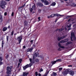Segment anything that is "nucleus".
I'll return each instance as SVG.
<instances>
[{
	"instance_id": "obj_28",
	"label": "nucleus",
	"mask_w": 76,
	"mask_h": 76,
	"mask_svg": "<svg viewBox=\"0 0 76 76\" xmlns=\"http://www.w3.org/2000/svg\"><path fill=\"white\" fill-rule=\"evenodd\" d=\"M72 44V42H67L66 44V45H67L68 44Z\"/></svg>"
},
{
	"instance_id": "obj_48",
	"label": "nucleus",
	"mask_w": 76,
	"mask_h": 76,
	"mask_svg": "<svg viewBox=\"0 0 76 76\" xmlns=\"http://www.w3.org/2000/svg\"><path fill=\"white\" fill-rule=\"evenodd\" d=\"M6 56H7L6 57H9V55H8V54H6Z\"/></svg>"
},
{
	"instance_id": "obj_34",
	"label": "nucleus",
	"mask_w": 76,
	"mask_h": 76,
	"mask_svg": "<svg viewBox=\"0 0 76 76\" xmlns=\"http://www.w3.org/2000/svg\"><path fill=\"white\" fill-rule=\"evenodd\" d=\"M35 74L36 76H38V72H36Z\"/></svg>"
},
{
	"instance_id": "obj_20",
	"label": "nucleus",
	"mask_w": 76,
	"mask_h": 76,
	"mask_svg": "<svg viewBox=\"0 0 76 76\" xmlns=\"http://www.w3.org/2000/svg\"><path fill=\"white\" fill-rule=\"evenodd\" d=\"M7 29V28L6 27H4L2 29V31L4 32V31H6Z\"/></svg>"
},
{
	"instance_id": "obj_11",
	"label": "nucleus",
	"mask_w": 76,
	"mask_h": 76,
	"mask_svg": "<svg viewBox=\"0 0 76 76\" xmlns=\"http://www.w3.org/2000/svg\"><path fill=\"white\" fill-rule=\"evenodd\" d=\"M68 40H69V39H65L63 40H61L60 42V43H64V42H67V41H68Z\"/></svg>"
},
{
	"instance_id": "obj_3",
	"label": "nucleus",
	"mask_w": 76,
	"mask_h": 76,
	"mask_svg": "<svg viewBox=\"0 0 76 76\" xmlns=\"http://www.w3.org/2000/svg\"><path fill=\"white\" fill-rule=\"evenodd\" d=\"M6 4V3L5 1H1L0 3V6L1 7L2 9H4L5 7V5Z\"/></svg>"
},
{
	"instance_id": "obj_40",
	"label": "nucleus",
	"mask_w": 76,
	"mask_h": 76,
	"mask_svg": "<svg viewBox=\"0 0 76 76\" xmlns=\"http://www.w3.org/2000/svg\"><path fill=\"white\" fill-rule=\"evenodd\" d=\"M0 61H2V60H3V58L2 57H0Z\"/></svg>"
},
{
	"instance_id": "obj_22",
	"label": "nucleus",
	"mask_w": 76,
	"mask_h": 76,
	"mask_svg": "<svg viewBox=\"0 0 76 76\" xmlns=\"http://www.w3.org/2000/svg\"><path fill=\"white\" fill-rule=\"evenodd\" d=\"M32 8L34 10H36V7H35V5L33 6Z\"/></svg>"
},
{
	"instance_id": "obj_29",
	"label": "nucleus",
	"mask_w": 76,
	"mask_h": 76,
	"mask_svg": "<svg viewBox=\"0 0 76 76\" xmlns=\"http://www.w3.org/2000/svg\"><path fill=\"white\" fill-rule=\"evenodd\" d=\"M61 59H57L56 61V62H58V61H61Z\"/></svg>"
},
{
	"instance_id": "obj_59",
	"label": "nucleus",
	"mask_w": 76,
	"mask_h": 76,
	"mask_svg": "<svg viewBox=\"0 0 76 76\" xmlns=\"http://www.w3.org/2000/svg\"><path fill=\"white\" fill-rule=\"evenodd\" d=\"M75 23V22H74L72 23H73H73Z\"/></svg>"
},
{
	"instance_id": "obj_64",
	"label": "nucleus",
	"mask_w": 76,
	"mask_h": 76,
	"mask_svg": "<svg viewBox=\"0 0 76 76\" xmlns=\"http://www.w3.org/2000/svg\"><path fill=\"white\" fill-rule=\"evenodd\" d=\"M40 57H42V56H40Z\"/></svg>"
},
{
	"instance_id": "obj_44",
	"label": "nucleus",
	"mask_w": 76,
	"mask_h": 76,
	"mask_svg": "<svg viewBox=\"0 0 76 76\" xmlns=\"http://www.w3.org/2000/svg\"><path fill=\"white\" fill-rule=\"evenodd\" d=\"M4 16H6V15H7V13L6 12L4 13Z\"/></svg>"
},
{
	"instance_id": "obj_6",
	"label": "nucleus",
	"mask_w": 76,
	"mask_h": 76,
	"mask_svg": "<svg viewBox=\"0 0 76 76\" xmlns=\"http://www.w3.org/2000/svg\"><path fill=\"white\" fill-rule=\"evenodd\" d=\"M50 16L51 18H53V17H54V16H64V15H58L57 14H52Z\"/></svg>"
},
{
	"instance_id": "obj_10",
	"label": "nucleus",
	"mask_w": 76,
	"mask_h": 76,
	"mask_svg": "<svg viewBox=\"0 0 76 76\" xmlns=\"http://www.w3.org/2000/svg\"><path fill=\"white\" fill-rule=\"evenodd\" d=\"M42 3H44L45 5H48L49 4L48 2L46 1V0H42Z\"/></svg>"
},
{
	"instance_id": "obj_32",
	"label": "nucleus",
	"mask_w": 76,
	"mask_h": 76,
	"mask_svg": "<svg viewBox=\"0 0 76 76\" xmlns=\"http://www.w3.org/2000/svg\"><path fill=\"white\" fill-rule=\"evenodd\" d=\"M72 26V24H70L69 26H67L68 28H70L71 27V26Z\"/></svg>"
},
{
	"instance_id": "obj_15",
	"label": "nucleus",
	"mask_w": 76,
	"mask_h": 76,
	"mask_svg": "<svg viewBox=\"0 0 76 76\" xmlns=\"http://www.w3.org/2000/svg\"><path fill=\"white\" fill-rule=\"evenodd\" d=\"M58 46H59V47L60 48H63V49L64 48V47L62 45H61V44H60V43H58Z\"/></svg>"
},
{
	"instance_id": "obj_58",
	"label": "nucleus",
	"mask_w": 76,
	"mask_h": 76,
	"mask_svg": "<svg viewBox=\"0 0 76 76\" xmlns=\"http://www.w3.org/2000/svg\"><path fill=\"white\" fill-rule=\"evenodd\" d=\"M68 0H64V1H67Z\"/></svg>"
},
{
	"instance_id": "obj_25",
	"label": "nucleus",
	"mask_w": 76,
	"mask_h": 76,
	"mask_svg": "<svg viewBox=\"0 0 76 76\" xmlns=\"http://www.w3.org/2000/svg\"><path fill=\"white\" fill-rule=\"evenodd\" d=\"M4 41H2V48L3 47V46H4Z\"/></svg>"
},
{
	"instance_id": "obj_39",
	"label": "nucleus",
	"mask_w": 76,
	"mask_h": 76,
	"mask_svg": "<svg viewBox=\"0 0 76 76\" xmlns=\"http://www.w3.org/2000/svg\"><path fill=\"white\" fill-rule=\"evenodd\" d=\"M13 15H14V13L12 12L11 14V16H13Z\"/></svg>"
},
{
	"instance_id": "obj_47",
	"label": "nucleus",
	"mask_w": 76,
	"mask_h": 76,
	"mask_svg": "<svg viewBox=\"0 0 76 76\" xmlns=\"http://www.w3.org/2000/svg\"><path fill=\"white\" fill-rule=\"evenodd\" d=\"M38 19L39 20V21L38 22H39L40 20V17H39L38 18Z\"/></svg>"
},
{
	"instance_id": "obj_31",
	"label": "nucleus",
	"mask_w": 76,
	"mask_h": 76,
	"mask_svg": "<svg viewBox=\"0 0 76 76\" xmlns=\"http://www.w3.org/2000/svg\"><path fill=\"white\" fill-rule=\"evenodd\" d=\"M13 33H14V31H12L11 32V35L12 36H13Z\"/></svg>"
},
{
	"instance_id": "obj_2",
	"label": "nucleus",
	"mask_w": 76,
	"mask_h": 76,
	"mask_svg": "<svg viewBox=\"0 0 76 76\" xmlns=\"http://www.w3.org/2000/svg\"><path fill=\"white\" fill-rule=\"evenodd\" d=\"M12 72V67L8 66L7 67V75H5V76H10V74Z\"/></svg>"
},
{
	"instance_id": "obj_8",
	"label": "nucleus",
	"mask_w": 76,
	"mask_h": 76,
	"mask_svg": "<svg viewBox=\"0 0 76 76\" xmlns=\"http://www.w3.org/2000/svg\"><path fill=\"white\" fill-rule=\"evenodd\" d=\"M69 72V69H67L63 72V74L64 75H67L68 74Z\"/></svg>"
},
{
	"instance_id": "obj_62",
	"label": "nucleus",
	"mask_w": 76,
	"mask_h": 76,
	"mask_svg": "<svg viewBox=\"0 0 76 76\" xmlns=\"http://www.w3.org/2000/svg\"><path fill=\"white\" fill-rule=\"evenodd\" d=\"M61 2H63V1H61Z\"/></svg>"
},
{
	"instance_id": "obj_45",
	"label": "nucleus",
	"mask_w": 76,
	"mask_h": 76,
	"mask_svg": "<svg viewBox=\"0 0 76 76\" xmlns=\"http://www.w3.org/2000/svg\"><path fill=\"white\" fill-rule=\"evenodd\" d=\"M48 18H51L52 17H51V15H50V16H48Z\"/></svg>"
},
{
	"instance_id": "obj_33",
	"label": "nucleus",
	"mask_w": 76,
	"mask_h": 76,
	"mask_svg": "<svg viewBox=\"0 0 76 76\" xmlns=\"http://www.w3.org/2000/svg\"><path fill=\"white\" fill-rule=\"evenodd\" d=\"M22 59H20L19 60V61L20 62V63H21V61H22Z\"/></svg>"
},
{
	"instance_id": "obj_55",
	"label": "nucleus",
	"mask_w": 76,
	"mask_h": 76,
	"mask_svg": "<svg viewBox=\"0 0 76 76\" xmlns=\"http://www.w3.org/2000/svg\"><path fill=\"white\" fill-rule=\"evenodd\" d=\"M57 20H58L57 19H56V20L55 21V22H56Z\"/></svg>"
},
{
	"instance_id": "obj_60",
	"label": "nucleus",
	"mask_w": 76,
	"mask_h": 76,
	"mask_svg": "<svg viewBox=\"0 0 76 76\" xmlns=\"http://www.w3.org/2000/svg\"><path fill=\"white\" fill-rule=\"evenodd\" d=\"M65 30L66 31V30H67V28H65Z\"/></svg>"
},
{
	"instance_id": "obj_5",
	"label": "nucleus",
	"mask_w": 76,
	"mask_h": 76,
	"mask_svg": "<svg viewBox=\"0 0 76 76\" xmlns=\"http://www.w3.org/2000/svg\"><path fill=\"white\" fill-rule=\"evenodd\" d=\"M71 35V40L72 41H73L72 40V39L73 38L74 39V40H76V37H75V33H72Z\"/></svg>"
},
{
	"instance_id": "obj_12",
	"label": "nucleus",
	"mask_w": 76,
	"mask_h": 76,
	"mask_svg": "<svg viewBox=\"0 0 76 76\" xmlns=\"http://www.w3.org/2000/svg\"><path fill=\"white\" fill-rule=\"evenodd\" d=\"M66 36H67L65 35V36H64L62 37H58V41H60V40H61V39H63V38H64L66 37Z\"/></svg>"
},
{
	"instance_id": "obj_17",
	"label": "nucleus",
	"mask_w": 76,
	"mask_h": 76,
	"mask_svg": "<svg viewBox=\"0 0 76 76\" xmlns=\"http://www.w3.org/2000/svg\"><path fill=\"white\" fill-rule=\"evenodd\" d=\"M28 75V72H25L23 73V76H27Z\"/></svg>"
},
{
	"instance_id": "obj_7",
	"label": "nucleus",
	"mask_w": 76,
	"mask_h": 76,
	"mask_svg": "<svg viewBox=\"0 0 76 76\" xmlns=\"http://www.w3.org/2000/svg\"><path fill=\"white\" fill-rule=\"evenodd\" d=\"M32 66V64L30 63L29 64H27L23 67V70H25L26 69L29 67H31Z\"/></svg>"
},
{
	"instance_id": "obj_54",
	"label": "nucleus",
	"mask_w": 76,
	"mask_h": 76,
	"mask_svg": "<svg viewBox=\"0 0 76 76\" xmlns=\"http://www.w3.org/2000/svg\"><path fill=\"white\" fill-rule=\"evenodd\" d=\"M8 29H9V28H10V26H9L8 27Z\"/></svg>"
},
{
	"instance_id": "obj_53",
	"label": "nucleus",
	"mask_w": 76,
	"mask_h": 76,
	"mask_svg": "<svg viewBox=\"0 0 76 76\" xmlns=\"http://www.w3.org/2000/svg\"><path fill=\"white\" fill-rule=\"evenodd\" d=\"M58 50H61V49H60V48H59Z\"/></svg>"
},
{
	"instance_id": "obj_4",
	"label": "nucleus",
	"mask_w": 76,
	"mask_h": 76,
	"mask_svg": "<svg viewBox=\"0 0 76 76\" xmlns=\"http://www.w3.org/2000/svg\"><path fill=\"white\" fill-rule=\"evenodd\" d=\"M68 5L72 7H76V4H75L72 1H70L68 4Z\"/></svg>"
},
{
	"instance_id": "obj_26",
	"label": "nucleus",
	"mask_w": 76,
	"mask_h": 76,
	"mask_svg": "<svg viewBox=\"0 0 76 76\" xmlns=\"http://www.w3.org/2000/svg\"><path fill=\"white\" fill-rule=\"evenodd\" d=\"M56 62H57V61H54L51 62V63L52 64H54L55 63H56Z\"/></svg>"
},
{
	"instance_id": "obj_43",
	"label": "nucleus",
	"mask_w": 76,
	"mask_h": 76,
	"mask_svg": "<svg viewBox=\"0 0 76 76\" xmlns=\"http://www.w3.org/2000/svg\"><path fill=\"white\" fill-rule=\"evenodd\" d=\"M23 7V6H22L19 7V9H21V8H22V7Z\"/></svg>"
},
{
	"instance_id": "obj_46",
	"label": "nucleus",
	"mask_w": 76,
	"mask_h": 76,
	"mask_svg": "<svg viewBox=\"0 0 76 76\" xmlns=\"http://www.w3.org/2000/svg\"><path fill=\"white\" fill-rule=\"evenodd\" d=\"M33 41H34L33 40H31L30 41V42H31V44H33Z\"/></svg>"
},
{
	"instance_id": "obj_52",
	"label": "nucleus",
	"mask_w": 76,
	"mask_h": 76,
	"mask_svg": "<svg viewBox=\"0 0 76 76\" xmlns=\"http://www.w3.org/2000/svg\"><path fill=\"white\" fill-rule=\"evenodd\" d=\"M23 48H26V47H25V46H23Z\"/></svg>"
},
{
	"instance_id": "obj_24",
	"label": "nucleus",
	"mask_w": 76,
	"mask_h": 76,
	"mask_svg": "<svg viewBox=\"0 0 76 76\" xmlns=\"http://www.w3.org/2000/svg\"><path fill=\"white\" fill-rule=\"evenodd\" d=\"M56 4V3L55 2H53L51 6H54Z\"/></svg>"
},
{
	"instance_id": "obj_9",
	"label": "nucleus",
	"mask_w": 76,
	"mask_h": 76,
	"mask_svg": "<svg viewBox=\"0 0 76 76\" xmlns=\"http://www.w3.org/2000/svg\"><path fill=\"white\" fill-rule=\"evenodd\" d=\"M17 40L18 41H19V43L20 44V42H21V41H22V38L21 36H19L17 38Z\"/></svg>"
},
{
	"instance_id": "obj_35",
	"label": "nucleus",
	"mask_w": 76,
	"mask_h": 76,
	"mask_svg": "<svg viewBox=\"0 0 76 76\" xmlns=\"http://www.w3.org/2000/svg\"><path fill=\"white\" fill-rule=\"evenodd\" d=\"M62 69H63L62 68H60L59 69V71H61V70H62Z\"/></svg>"
},
{
	"instance_id": "obj_13",
	"label": "nucleus",
	"mask_w": 76,
	"mask_h": 76,
	"mask_svg": "<svg viewBox=\"0 0 76 76\" xmlns=\"http://www.w3.org/2000/svg\"><path fill=\"white\" fill-rule=\"evenodd\" d=\"M69 73L71 75H72V76H73L74 75V74L75 73V72H74L72 70H71L69 71Z\"/></svg>"
},
{
	"instance_id": "obj_49",
	"label": "nucleus",
	"mask_w": 76,
	"mask_h": 76,
	"mask_svg": "<svg viewBox=\"0 0 76 76\" xmlns=\"http://www.w3.org/2000/svg\"><path fill=\"white\" fill-rule=\"evenodd\" d=\"M68 67H72V65H68Z\"/></svg>"
},
{
	"instance_id": "obj_27",
	"label": "nucleus",
	"mask_w": 76,
	"mask_h": 76,
	"mask_svg": "<svg viewBox=\"0 0 76 76\" xmlns=\"http://www.w3.org/2000/svg\"><path fill=\"white\" fill-rule=\"evenodd\" d=\"M49 73V71H47V72L46 73H45V76H47V75H48V73Z\"/></svg>"
},
{
	"instance_id": "obj_63",
	"label": "nucleus",
	"mask_w": 76,
	"mask_h": 76,
	"mask_svg": "<svg viewBox=\"0 0 76 76\" xmlns=\"http://www.w3.org/2000/svg\"><path fill=\"white\" fill-rule=\"evenodd\" d=\"M22 76V75H20V76Z\"/></svg>"
},
{
	"instance_id": "obj_51",
	"label": "nucleus",
	"mask_w": 76,
	"mask_h": 76,
	"mask_svg": "<svg viewBox=\"0 0 76 76\" xmlns=\"http://www.w3.org/2000/svg\"><path fill=\"white\" fill-rule=\"evenodd\" d=\"M70 29H71V28H69L68 29V31H69V30H70Z\"/></svg>"
},
{
	"instance_id": "obj_38",
	"label": "nucleus",
	"mask_w": 76,
	"mask_h": 76,
	"mask_svg": "<svg viewBox=\"0 0 76 76\" xmlns=\"http://www.w3.org/2000/svg\"><path fill=\"white\" fill-rule=\"evenodd\" d=\"M53 75H54V76H56L57 74L56 73H53Z\"/></svg>"
},
{
	"instance_id": "obj_19",
	"label": "nucleus",
	"mask_w": 76,
	"mask_h": 76,
	"mask_svg": "<svg viewBox=\"0 0 76 76\" xmlns=\"http://www.w3.org/2000/svg\"><path fill=\"white\" fill-rule=\"evenodd\" d=\"M64 29L63 28H62L60 29H57L56 31H59V32H61L62 31H63Z\"/></svg>"
},
{
	"instance_id": "obj_18",
	"label": "nucleus",
	"mask_w": 76,
	"mask_h": 76,
	"mask_svg": "<svg viewBox=\"0 0 76 76\" xmlns=\"http://www.w3.org/2000/svg\"><path fill=\"white\" fill-rule=\"evenodd\" d=\"M38 56V53H35L34 54L33 57H37Z\"/></svg>"
},
{
	"instance_id": "obj_23",
	"label": "nucleus",
	"mask_w": 76,
	"mask_h": 76,
	"mask_svg": "<svg viewBox=\"0 0 76 76\" xmlns=\"http://www.w3.org/2000/svg\"><path fill=\"white\" fill-rule=\"evenodd\" d=\"M37 4L38 6H40L41 7V6H42V4L40 2L38 3Z\"/></svg>"
},
{
	"instance_id": "obj_14",
	"label": "nucleus",
	"mask_w": 76,
	"mask_h": 76,
	"mask_svg": "<svg viewBox=\"0 0 76 76\" xmlns=\"http://www.w3.org/2000/svg\"><path fill=\"white\" fill-rule=\"evenodd\" d=\"M33 48H31L30 49H28L27 50V52H32V50H33Z\"/></svg>"
},
{
	"instance_id": "obj_37",
	"label": "nucleus",
	"mask_w": 76,
	"mask_h": 76,
	"mask_svg": "<svg viewBox=\"0 0 76 76\" xmlns=\"http://www.w3.org/2000/svg\"><path fill=\"white\" fill-rule=\"evenodd\" d=\"M7 41H9V36H7Z\"/></svg>"
},
{
	"instance_id": "obj_1",
	"label": "nucleus",
	"mask_w": 76,
	"mask_h": 76,
	"mask_svg": "<svg viewBox=\"0 0 76 76\" xmlns=\"http://www.w3.org/2000/svg\"><path fill=\"white\" fill-rule=\"evenodd\" d=\"M28 58L31 63L32 64H33L35 63V60L36 62H39V60L38 59H35V57H28Z\"/></svg>"
},
{
	"instance_id": "obj_50",
	"label": "nucleus",
	"mask_w": 76,
	"mask_h": 76,
	"mask_svg": "<svg viewBox=\"0 0 76 76\" xmlns=\"http://www.w3.org/2000/svg\"><path fill=\"white\" fill-rule=\"evenodd\" d=\"M38 75L39 76H41V74H40L39 73L38 74Z\"/></svg>"
},
{
	"instance_id": "obj_16",
	"label": "nucleus",
	"mask_w": 76,
	"mask_h": 76,
	"mask_svg": "<svg viewBox=\"0 0 76 76\" xmlns=\"http://www.w3.org/2000/svg\"><path fill=\"white\" fill-rule=\"evenodd\" d=\"M28 21L25 20L24 22V24L25 26H27L28 23Z\"/></svg>"
},
{
	"instance_id": "obj_21",
	"label": "nucleus",
	"mask_w": 76,
	"mask_h": 76,
	"mask_svg": "<svg viewBox=\"0 0 76 76\" xmlns=\"http://www.w3.org/2000/svg\"><path fill=\"white\" fill-rule=\"evenodd\" d=\"M3 22V18H2V16H0V23H1Z\"/></svg>"
},
{
	"instance_id": "obj_30",
	"label": "nucleus",
	"mask_w": 76,
	"mask_h": 76,
	"mask_svg": "<svg viewBox=\"0 0 76 76\" xmlns=\"http://www.w3.org/2000/svg\"><path fill=\"white\" fill-rule=\"evenodd\" d=\"M29 9L30 10V11L31 12H32V11L33 10V9L31 8H29Z\"/></svg>"
},
{
	"instance_id": "obj_41",
	"label": "nucleus",
	"mask_w": 76,
	"mask_h": 76,
	"mask_svg": "<svg viewBox=\"0 0 76 76\" xmlns=\"http://www.w3.org/2000/svg\"><path fill=\"white\" fill-rule=\"evenodd\" d=\"M20 66V64L19 63L18 64V68H19V66Z\"/></svg>"
},
{
	"instance_id": "obj_36",
	"label": "nucleus",
	"mask_w": 76,
	"mask_h": 76,
	"mask_svg": "<svg viewBox=\"0 0 76 76\" xmlns=\"http://www.w3.org/2000/svg\"><path fill=\"white\" fill-rule=\"evenodd\" d=\"M43 71V69H40V70L39 71V72H42Z\"/></svg>"
},
{
	"instance_id": "obj_61",
	"label": "nucleus",
	"mask_w": 76,
	"mask_h": 76,
	"mask_svg": "<svg viewBox=\"0 0 76 76\" xmlns=\"http://www.w3.org/2000/svg\"><path fill=\"white\" fill-rule=\"evenodd\" d=\"M75 26V25H73V27Z\"/></svg>"
},
{
	"instance_id": "obj_56",
	"label": "nucleus",
	"mask_w": 76,
	"mask_h": 76,
	"mask_svg": "<svg viewBox=\"0 0 76 76\" xmlns=\"http://www.w3.org/2000/svg\"><path fill=\"white\" fill-rule=\"evenodd\" d=\"M69 21H70V19H69L68 20V22H69Z\"/></svg>"
},
{
	"instance_id": "obj_57",
	"label": "nucleus",
	"mask_w": 76,
	"mask_h": 76,
	"mask_svg": "<svg viewBox=\"0 0 76 76\" xmlns=\"http://www.w3.org/2000/svg\"><path fill=\"white\" fill-rule=\"evenodd\" d=\"M6 1H10V0H5Z\"/></svg>"
},
{
	"instance_id": "obj_42",
	"label": "nucleus",
	"mask_w": 76,
	"mask_h": 76,
	"mask_svg": "<svg viewBox=\"0 0 76 76\" xmlns=\"http://www.w3.org/2000/svg\"><path fill=\"white\" fill-rule=\"evenodd\" d=\"M1 64H3V62H1V61H0V66L1 65Z\"/></svg>"
}]
</instances>
